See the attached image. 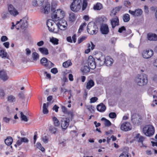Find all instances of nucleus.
<instances>
[{
    "mask_svg": "<svg viewBox=\"0 0 157 157\" xmlns=\"http://www.w3.org/2000/svg\"><path fill=\"white\" fill-rule=\"evenodd\" d=\"M13 139L11 137H9L5 140V142L7 145H10L13 142Z\"/></svg>",
    "mask_w": 157,
    "mask_h": 157,
    "instance_id": "29",
    "label": "nucleus"
},
{
    "mask_svg": "<svg viewBox=\"0 0 157 157\" xmlns=\"http://www.w3.org/2000/svg\"><path fill=\"white\" fill-rule=\"evenodd\" d=\"M106 106L103 104L101 103L98 105L97 107V110L100 112H103L106 109Z\"/></svg>",
    "mask_w": 157,
    "mask_h": 157,
    "instance_id": "21",
    "label": "nucleus"
},
{
    "mask_svg": "<svg viewBox=\"0 0 157 157\" xmlns=\"http://www.w3.org/2000/svg\"><path fill=\"white\" fill-rule=\"evenodd\" d=\"M103 62L107 66H109L113 64V59H104Z\"/></svg>",
    "mask_w": 157,
    "mask_h": 157,
    "instance_id": "31",
    "label": "nucleus"
},
{
    "mask_svg": "<svg viewBox=\"0 0 157 157\" xmlns=\"http://www.w3.org/2000/svg\"><path fill=\"white\" fill-rule=\"evenodd\" d=\"M131 125L128 122H126L123 123L121 126V130L127 131L131 129Z\"/></svg>",
    "mask_w": 157,
    "mask_h": 157,
    "instance_id": "16",
    "label": "nucleus"
},
{
    "mask_svg": "<svg viewBox=\"0 0 157 157\" xmlns=\"http://www.w3.org/2000/svg\"><path fill=\"white\" fill-rule=\"evenodd\" d=\"M18 138L20 140H21L22 142L28 143L29 140L26 137L21 138L20 137L18 136Z\"/></svg>",
    "mask_w": 157,
    "mask_h": 157,
    "instance_id": "49",
    "label": "nucleus"
},
{
    "mask_svg": "<svg viewBox=\"0 0 157 157\" xmlns=\"http://www.w3.org/2000/svg\"><path fill=\"white\" fill-rule=\"evenodd\" d=\"M143 132L146 136H151L154 133V128L151 125H146L143 128Z\"/></svg>",
    "mask_w": 157,
    "mask_h": 157,
    "instance_id": "4",
    "label": "nucleus"
},
{
    "mask_svg": "<svg viewBox=\"0 0 157 157\" xmlns=\"http://www.w3.org/2000/svg\"><path fill=\"white\" fill-rule=\"evenodd\" d=\"M18 96L19 98L22 99H24L25 98L24 94L22 92H21L18 94Z\"/></svg>",
    "mask_w": 157,
    "mask_h": 157,
    "instance_id": "53",
    "label": "nucleus"
},
{
    "mask_svg": "<svg viewBox=\"0 0 157 157\" xmlns=\"http://www.w3.org/2000/svg\"><path fill=\"white\" fill-rule=\"evenodd\" d=\"M122 7L121 6H117L115 7L112 11V13H114V15H115L116 13L117 12L119 11L122 8Z\"/></svg>",
    "mask_w": 157,
    "mask_h": 157,
    "instance_id": "39",
    "label": "nucleus"
},
{
    "mask_svg": "<svg viewBox=\"0 0 157 157\" xmlns=\"http://www.w3.org/2000/svg\"><path fill=\"white\" fill-rule=\"evenodd\" d=\"M97 26L94 23L90 22L87 25V30L88 33L90 34H96L97 31L96 30Z\"/></svg>",
    "mask_w": 157,
    "mask_h": 157,
    "instance_id": "6",
    "label": "nucleus"
},
{
    "mask_svg": "<svg viewBox=\"0 0 157 157\" xmlns=\"http://www.w3.org/2000/svg\"><path fill=\"white\" fill-rule=\"evenodd\" d=\"M7 55V52L5 50L2 49L0 50V56L2 58H6Z\"/></svg>",
    "mask_w": 157,
    "mask_h": 157,
    "instance_id": "36",
    "label": "nucleus"
},
{
    "mask_svg": "<svg viewBox=\"0 0 157 157\" xmlns=\"http://www.w3.org/2000/svg\"><path fill=\"white\" fill-rule=\"evenodd\" d=\"M52 119L54 126L56 127L59 126L60 125L59 121L57 118L55 117H53Z\"/></svg>",
    "mask_w": 157,
    "mask_h": 157,
    "instance_id": "27",
    "label": "nucleus"
},
{
    "mask_svg": "<svg viewBox=\"0 0 157 157\" xmlns=\"http://www.w3.org/2000/svg\"><path fill=\"white\" fill-rule=\"evenodd\" d=\"M8 13H3L2 15V18L3 19H5L7 17V15Z\"/></svg>",
    "mask_w": 157,
    "mask_h": 157,
    "instance_id": "63",
    "label": "nucleus"
},
{
    "mask_svg": "<svg viewBox=\"0 0 157 157\" xmlns=\"http://www.w3.org/2000/svg\"><path fill=\"white\" fill-rule=\"evenodd\" d=\"M94 85V82L93 80H91L87 83L86 88L89 90Z\"/></svg>",
    "mask_w": 157,
    "mask_h": 157,
    "instance_id": "32",
    "label": "nucleus"
},
{
    "mask_svg": "<svg viewBox=\"0 0 157 157\" xmlns=\"http://www.w3.org/2000/svg\"><path fill=\"white\" fill-rule=\"evenodd\" d=\"M90 71V68L86 64L85 65L82 70V72L84 73L83 74H86Z\"/></svg>",
    "mask_w": 157,
    "mask_h": 157,
    "instance_id": "30",
    "label": "nucleus"
},
{
    "mask_svg": "<svg viewBox=\"0 0 157 157\" xmlns=\"http://www.w3.org/2000/svg\"><path fill=\"white\" fill-rule=\"evenodd\" d=\"M8 10L10 13L13 16H16L18 14L17 11L12 5H10L8 6Z\"/></svg>",
    "mask_w": 157,
    "mask_h": 157,
    "instance_id": "17",
    "label": "nucleus"
},
{
    "mask_svg": "<svg viewBox=\"0 0 157 157\" xmlns=\"http://www.w3.org/2000/svg\"><path fill=\"white\" fill-rule=\"evenodd\" d=\"M32 57L33 59H38L39 58V55L36 52H33L32 53Z\"/></svg>",
    "mask_w": 157,
    "mask_h": 157,
    "instance_id": "48",
    "label": "nucleus"
},
{
    "mask_svg": "<svg viewBox=\"0 0 157 157\" xmlns=\"http://www.w3.org/2000/svg\"><path fill=\"white\" fill-rule=\"evenodd\" d=\"M61 109L63 112L65 114H67L69 111L67 110V109L64 106H62Z\"/></svg>",
    "mask_w": 157,
    "mask_h": 157,
    "instance_id": "54",
    "label": "nucleus"
},
{
    "mask_svg": "<svg viewBox=\"0 0 157 157\" xmlns=\"http://www.w3.org/2000/svg\"><path fill=\"white\" fill-rule=\"evenodd\" d=\"M58 40L56 38L52 37L50 40V41L53 44H58Z\"/></svg>",
    "mask_w": 157,
    "mask_h": 157,
    "instance_id": "41",
    "label": "nucleus"
},
{
    "mask_svg": "<svg viewBox=\"0 0 157 157\" xmlns=\"http://www.w3.org/2000/svg\"><path fill=\"white\" fill-rule=\"evenodd\" d=\"M38 50L43 54L47 55L48 54V50L46 48H40Z\"/></svg>",
    "mask_w": 157,
    "mask_h": 157,
    "instance_id": "26",
    "label": "nucleus"
},
{
    "mask_svg": "<svg viewBox=\"0 0 157 157\" xmlns=\"http://www.w3.org/2000/svg\"><path fill=\"white\" fill-rule=\"evenodd\" d=\"M50 4L48 2L46 3L41 7V12L45 14H48L50 11Z\"/></svg>",
    "mask_w": 157,
    "mask_h": 157,
    "instance_id": "12",
    "label": "nucleus"
},
{
    "mask_svg": "<svg viewBox=\"0 0 157 157\" xmlns=\"http://www.w3.org/2000/svg\"><path fill=\"white\" fill-rule=\"evenodd\" d=\"M76 19V17L75 14L73 13H69V20L71 22H73Z\"/></svg>",
    "mask_w": 157,
    "mask_h": 157,
    "instance_id": "24",
    "label": "nucleus"
},
{
    "mask_svg": "<svg viewBox=\"0 0 157 157\" xmlns=\"http://www.w3.org/2000/svg\"><path fill=\"white\" fill-rule=\"evenodd\" d=\"M37 147L41 150L42 152H45L44 148L42 146L41 144L40 143L38 142L36 144Z\"/></svg>",
    "mask_w": 157,
    "mask_h": 157,
    "instance_id": "38",
    "label": "nucleus"
},
{
    "mask_svg": "<svg viewBox=\"0 0 157 157\" xmlns=\"http://www.w3.org/2000/svg\"><path fill=\"white\" fill-rule=\"evenodd\" d=\"M47 25L50 32L55 33H57L59 32V30L58 29L57 23L48 21L47 22Z\"/></svg>",
    "mask_w": 157,
    "mask_h": 157,
    "instance_id": "5",
    "label": "nucleus"
},
{
    "mask_svg": "<svg viewBox=\"0 0 157 157\" xmlns=\"http://www.w3.org/2000/svg\"><path fill=\"white\" fill-rule=\"evenodd\" d=\"M135 140L139 142L143 143L144 140V138L143 136H140V134H138L135 138Z\"/></svg>",
    "mask_w": 157,
    "mask_h": 157,
    "instance_id": "23",
    "label": "nucleus"
},
{
    "mask_svg": "<svg viewBox=\"0 0 157 157\" xmlns=\"http://www.w3.org/2000/svg\"><path fill=\"white\" fill-rule=\"evenodd\" d=\"M11 120L10 118H7L6 117H4L3 118V121L6 123H9Z\"/></svg>",
    "mask_w": 157,
    "mask_h": 157,
    "instance_id": "52",
    "label": "nucleus"
},
{
    "mask_svg": "<svg viewBox=\"0 0 157 157\" xmlns=\"http://www.w3.org/2000/svg\"><path fill=\"white\" fill-rule=\"evenodd\" d=\"M30 59H29V60H28V59H21V62H22L24 63H26L28 62H35V61L37 60V59H33V61H30L29 60Z\"/></svg>",
    "mask_w": 157,
    "mask_h": 157,
    "instance_id": "59",
    "label": "nucleus"
},
{
    "mask_svg": "<svg viewBox=\"0 0 157 157\" xmlns=\"http://www.w3.org/2000/svg\"><path fill=\"white\" fill-rule=\"evenodd\" d=\"M68 114V116L70 117H71V118H72L74 115L73 114V112L71 111H69L67 113Z\"/></svg>",
    "mask_w": 157,
    "mask_h": 157,
    "instance_id": "60",
    "label": "nucleus"
},
{
    "mask_svg": "<svg viewBox=\"0 0 157 157\" xmlns=\"http://www.w3.org/2000/svg\"><path fill=\"white\" fill-rule=\"evenodd\" d=\"M48 106H47L46 103H44L43 106V113L44 114H46L48 113Z\"/></svg>",
    "mask_w": 157,
    "mask_h": 157,
    "instance_id": "37",
    "label": "nucleus"
},
{
    "mask_svg": "<svg viewBox=\"0 0 157 157\" xmlns=\"http://www.w3.org/2000/svg\"><path fill=\"white\" fill-rule=\"evenodd\" d=\"M58 72V70L56 68H54L51 70V72L54 74H56Z\"/></svg>",
    "mask_w": 157,
    "mask_h": 157,
    "instance_id": "62",
    "label": "nucleus"
},
{
    "mask_svg": "<svg viewBox=\"0 0 157 157\" xmlns=\"http://www.w3.org/2000/svg\"><path fill=\"white\" fill-rule=\"evenodd\" d=\"M86 24L85 23H84L82 24L80 26L79 29L78 30V33H80L82 30H83V28L84 26H86Z\"/></svg>",
    "mask_w": 157,
    "mask_h": 157,
    "instance_id": "51",
    "label": "nucleus"
},
{
    "mask_svg": "<svg viewBox=\"0 0 157 157\" xmlns=\"http://www.w3.org/2000/svg\"><path fill=\"white\" fill-rule=\"evenodd\" d=\"M86 108L91 113H92L94 111V107L93 106L91 105H88L86 106Z\"/></svg>",
    "mask_w": 157,
    "mask_h": 157,
    "instance_id": "47",
    "label": "nucleus"
},
{
    "mask_svg": "<svg viewBox=\"0 0 157 157\" xmlns=\"http://www.w3.org/2000/svg\"><path fill=\"white\" fill-rule=\"evenodd\" d=\"M50 136L48 135L43 136L42 138V140L45 143H47L49 141Z\"/></svg>",
    "mask_w": 157,
    "mask_h": 157,
    "instance_id": "34",
    "label": "nucleus"
},
{
    "mask_svg": "<svg viewBox=\"0 0 157 157\" xmlns=\"http://www.w3.org/2000/svg\"><path fill=\"white\" fill-rule=\"evenodd\" d=\"M135 82L138 86H142L146 85L148 82L147 76L145 74L138 75L135 78Z\"/></svg>",
    "mask_w": 157,
    "mask_h": 157,
    "instance_id": "1",
    "label": "nucleus"
},
{
    "mask_svg": "<svg viewBox=\"0 0 157 157\" xmlns=\"http://www.w3.org/2000/svg\"><path fill=\"white\" fill-rule=\"evenodd\" d=\"M58 29L64 30L67 28V21L65 20H59L57 23Z\"/></svg>",
    "mask_w": 157,
    "mask_h": 157,
    "instance_id": "9",
    "label": "nucleus"
},
{
    "mask_svg": "<svg viewBox=\"0 0 157 157\" xmlns=\"http://www.w3.org/2000/svg\"><path fill=\"white\" fill-rule=\"evenodd\" d=\"M147 38L148 39L150 40H157V35L155 34H148Z\"/></svg>",
    "mask_w": 157,
    "mask_h": 157,
    "instance_id": "22",
    "label": "nucleus"
},
{
    "mask_svg": "<svg viewBox=\"0 0 157 157\" xmlns=\"http://www.w3.org/2000/svg\"><path fill=\"white\" fill-rule=\"evenodd\" d=\"M8 40V38L7 37L5 36H3L1 37V41L2 42H4L7 41Z\"/></svg>",
    "mask_w": 157,
    "mask_h": 157,
    "instance_id": "56",
    "label": "nucleus"
},
{
    "mask_svg": "<svg viewBox=\"0 0 157 157\" xmlns=\"http://www.w3.org/2000/svg\"><path fill=\"white\" fill-rule=\"evenodd\" d=\"M72 64V63H71V61L70 60L68 59V60L63 63V66L64 67L67 68L71 66Z\"/></svg>",
    "mask_w": 157,
    "mask_h": 157,
    "instance_id": "33",
    "label": "nucleus"
},
{
    "mask_svg": "<svg viewBox=\"0 0 157 157\" xmlns=\"http://www.w3.org/2000/svg\"><path fill=\"white\" fill-rule=\"evenodd\" d=\"M88 0H83L82 10H84L87 7L88 5Z\"/></svg>",
    "mask_w": 157,
    "mask_h": 157,
    "instance_id": "35",
    "label": "nucleus"
},
{
    "mask_svg": "<svg viewBox=\"0 0 157 157\" xmlns=\"http://www.w3.org/2000/svg\"><path fill=\"white\" fill-rule=\"evenodd\" d=\"M98 99V98L97 97H94L90 99V103H94L96 102Z\"/></svg>",
    "mask_w": 157,
    "mask_h": 157,
    "instance_id": "57",
    "label": "nucleus"
},
{
    "mask_svg": "<svg viewBox=\"0 0 157 157\" xmlns=\"http://www.w3.org/2000/svg\"><path fill=\"white\" fill-rule=\"evenodd\" d=\"M0 78L3 81H5L8 79V77L4 70L0 71Z\"/></svg>",
    "mask_w": 157,
    "mask_h": 157,
    "instance_id": "19",
    "label": "nucleus"
},
{
    "mask_svg": "<svg viewBox=\"0 0 157 157\" xmlns=\"http://www.w3.org/2000/svg\"><path fill=\"white\" fill-rule=\"evenodd\" d=\"M70 122V119L68 118H66L63 119L61 121V126L64 129H66L68 127Z\"/></svg>",
    "mask_w": 157,
    "mask_h": 157,
    "instance_id": "13",
    "label": "nucleus"
},
{
    "mask_svg": "<svg viewBox=\"0 0 157 157\" xmlns=\"http://www.w3.org/2000/svg\"><path fill=\"white\" fill-rule=\"evenodd\" d=\"M95 59H85L83 63L85 65L87 64L90 69H94L96 67Z\"/></svg>",
    "mask_w": 157,
    "mask_h": 157,
    "instance_id": "7",
    "label": "nucleus"
},
{
    "mask_svg": "<svg viewBox=\"0 0 157 157\" xmlns=\"http://www.w3.org/2000/svg\"><path fill=\"white\" fill-rule=\"evenodd\" d=\"M111 21L112 28H114L116 26L119 25V20L117 17H116L113 18L111 20Z\"/></svg>",
    "mask_w": 157,
    "mask_h": 157,
    "instance_id": "20",
    "label": "nucleus"
},
{
    "mask_svg": "<svg viewBox=\"0 0 157 157\" xmlns=\"http://www.w3.org/2000/svg\"><path fill=\"white\" fill-rule=\"evenodd\" d=\"M82 0H73L70 5L71 10L74 12H77L81 8Z\"/></svg>",
    "mask_w": 157,
    "mask_h": 157,
    "instance_id": "3",
    "label": "nucleus"
},
{
    "mask_svg": "<svg viewBox=\"0 0 157 157\" xmlns=\"http://www.w3.org/2000/svg\"><path fill=\"white\" fill-rule=\"evenodd\" d=\"M64 15L63 11L61 9H57L53 11L52 15V17L54 20L57 21L63 19Z\"/></svg>",
    "mask_w": 157,
    "mask_h": 157,
    "instance_id": "2",
    "label": "nucleus"
},
{
    "mask_svg": "<svg viewBox=\"0 0 157 157\" xmlns=\"http://www.w3.org/2000/svg\"><path fill=\"white\" fill-rule=\"evenodd\" d=\"M49 130L52 132L53 134H55L57 130V128L53 126H50L49 128Z\"/></svg>",
    "mask_w": 157,
    "mask_h": 157,
    "instance_id": "45",
    "label": "nucleus"
},
{
    "mask_svg": "<svg viewBox=\"0 0 157 157\" xmlns=\"http://www.w3.org/2000/svg\"><path fill=\"white\" fill-rule=\"evenodd\" d=\"M128 12L130 14L134 17H139L141 16L143 13L142 10L140 9H137L134 11L129 10Z\"/></svg>",
    "mask_w": 157,
    "mask_h": 157,
    "instance_id": "11",
    "label": "nucleus"
},
{
    "mask_svg": "<svg viewBox=\"0 0 157 157\" xmlns=\"http://www.w3.org/2000/svg\"><path fill=\"white\" fill-rule=\"evenodd\" d=\"M154 53L151 50L144 51L143 53V56L144 58L148 59L151 57L153 55Z\"/></svg>",
    "mask_w": 157,
    "mask_h": 157,
    "instance_id": "14",
    "label": "nucleus"
},
{
    "mask_svg": "<svg viewBox=\"0 0 157 157\" xmlns=\"http://www.w3.org/2000/svg\"><path fill=\"white\" fill-rule=\"evenodd\" d=\"M40 63L44 67L47 68H51L54 66V64L48 59H40Z\"/></svg>",
    "mask_w": 157,
    "mask_h": 157,
    "instance_id": "10",
    "label": "nucleus"
},
{
    "mask_svg": "<svg viewBox=\"0 0 157 157\" xmlns=\"http://www.w3.org/2000/svg\"><path fill=\"white\" fill-rule=\"evenodd\" d=\"M26 54L27 55H29L31 54V51L30 49L28 48H27L25 49Z\"/></svg>",
    "mask_w": 157,
    "mask_h": 157,
    "instance_id": "64",
    "label": "nucleus"
},
{
    "mask_svg": "<svg viewBox=\"0 0 157 157\" xmlns=\"http://www.w3.org/2000/svg\"><path fill=\"white\" fill-rule=\"evenodd\" d=\"M130 2L129 1H124V5L127 7H128L130 6Z\"/></svg>",
    "mask_w": 157,
    "mask_h": 157,
    "instance_id": "61",
    "label": "nucleus"
},
{
    "mask_svg": "<svg viewBox=\"0 0 157 157\" xmlns=\"http://www.w3.org/2000/svg\"><path fill=\"white\" fill-rule=\"evenodd\" d=\"M103 8L102 5L100 3H97L94 5L93 8L95 10H100Z\"/></svg>",
    "mask_w": 157,
    "mask_h": 157,
    "instance_id": "25",
    "label": "nucleus"
},
{
    "mask_svg": "<svg viewBox=\"0 0 157 157\" xmlns=\"http://www.w3.org/2000/svg\"><path fill=\"white\" fill-rule=\"evenodd\" d=\"M5 94L4 90L0 88V98L1 99H3Z\"/></svg>",
    "mask_w": 157,
    "mask_h": 157,
    "instance_id": "46",
    "label": "nucleus"
},
{
    "mask_svg": "<svg viewBox=\"0 0 157 157\" xmlns=\"http://www.w3.org/2000/svg\"><path fill=\"white\" fill-rule=\"evenodd\" d=\"M21 117L22 121H24L25 122H27L28 121V119L25 115H24L22 112H21Z\"/></svg>",
    "mask_w": 157,
    "mask_h": 157,
    "instance_id": "42",
    "label": "nucleus"
},
{
    "mask_svg": "<svg viewBox=\"0 0 157 157\" xmlns=\"http://www.w3.org/2000/svg\"><path fill=\"white\" fill-rule=\"evenodd\" d=\"M122 18L124 22H128L130 20V16L128 13L125 14L123 15Z\"/></svg>",
    "mask_w": 157,
    "mask_h": 157,
    "instance_id": "28",
    "label": "nucleus"
},
{
    "mask_svg": "<svg viewBox=\"0 0 157 157\" xmlns=\"http://www.w3.org/2000/svg\"><path fill=\"white\" fill-rule=\"evenodd\" d=\"M141 119V117L137 114H134L132 116V121L135 125L140 124Z\"/></svg>",
    "mask_w": 157,
    "mask_h": 157,
    "instance_id": "8",
    "label": "nucleus"
},
{
    "mask_svg": "<svg viewBox=\"0 0 157 157\" xmlns=\"http://www.w3.org/2000/svg\"><path fill=\"white\" fill-rule=\"evenodd\" d=\"M12 27H11V29H13L14 28V27H15L16 28V29L17 30H18L19 29L20 27H17V26H16V25H17L16 24V25H15L14 24V23L13 22H12Z\"/></svg>",
    "mask_w": 157,
    "mask_h": 157,
    "instance_id": "58",
    "label": "nucleus"
},
{
    "mask_svg": "<svg viewBox=\"0 0 157 157\" xmlns=\"http://www.w3.org/2000/svg\"><path fill=\"white\" fill-rule=\"evenodd\" d=\"M100 31L102 34H107L109 32L108 25L106 24H104L101 25Z\"/></svg>",
    "mask_w": 157,
    "mask_h": 157,
    "instance_id": "18",
    "label": "nucleus"
},
{
    "mask_svg": "<svg viewBox=\"0 0 157 157\" xmlns=\"http://www.w3.org/2000/svg\"><path fill=\"white\" fill-rule=\"evenodd\" d=\"M109 117L111 118H116L117 115L114 112H111L109 113Z\"/></svg>",
    "mask_w": 157,
    "mask_h": 157,
    "instance_id": "50",
    "label": "nucleus"
},
{
    "mask_svg": "<svg viewBox=\"0 0 157 157\" xmlns=\"http://www.w3.org/2000/svg\"><path fill=\"white\" fill-rule=\"evenodd\" d=\"M126 28L124 26H122L119 29L118 32L120 33H122L123 31L126 30Z\"/></svg>",
    "mask_w": 157,
    "mask_h": 157,
    "instance_id": "55",
    "label": "nucleus"
},
{
    "mask_svg": "<svg viewBox=\"0 0 157 157\" xmlns=\"http://www.w3.org/2000/svg\"><path fill=\"white\" fill-rule=\"evenodd\" d=\"M87 38L86 36H82L78 39V44H80L83 41L85 40Z\"/></svg>",
    "mask_w": 157,
    "mask_h": 157,
    "instance_id": "43",
    "label": "nucleus"
},
{
    "mask_svg": "<svg viewBox=\"0 0 157 157\" xmlns=\"http://www.w3.org/2000/svg\"><path fill=\"white\" fill-rule=\"evenodd\" d=\"M8 100L9 102H12L15 101V98L13 95H10L8 97Z\"/></svg>",
    "mask_w": 157,
    "mask_h": 157,
    "instance_id": "44",
    "label": "nucleus"
},
{
    "mask_svg": "<svg viewBox=\"0 0 157 157\" xmlns=\"http://www.w3.org/2000/svg\"><path fill=\"white\" fill-rule=\"evenodd\" d=\"M102 120H105V126H109L111 125V124L110 122L108 120L105 118H102L101 119Z\"/></svg>",
    "mask_w": 157,
    "mask_h": 157,
    "instance_id": "40",
    "label": "nucleus"
},
{
    "mask_svg": "<svg viewBox=\"0 0 157 157\" xmlns=\"http://www.w3.org/2000/svg\"><path fill=\"white\" fill-rule=\"evenodd\" d=\"M20 23L21 24L20 27L21 29H23L27 27L28 22L25 18H23L21 19L20 21H17L16 22V25H18Z\"/></svg>",
    "mask_w": 157,
    "mask_h": 157,
    "instance_id": "15",
    "label": "nucleus"
}]
</instances>
